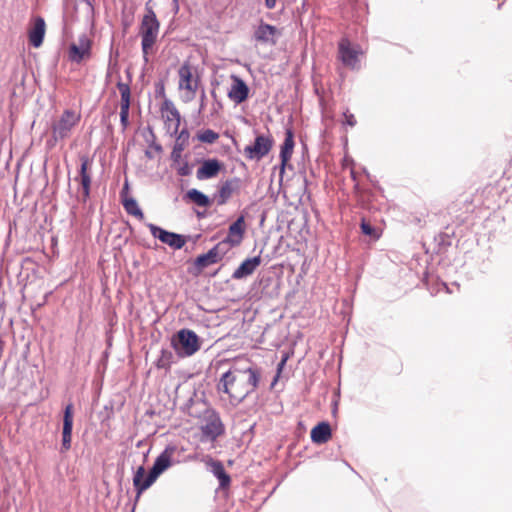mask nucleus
<instances>
[{"mask_svg": "<svg viewBox=\"0 0 512 512\" xmlns=\"http://www.w3.org/2000/svg\"><path fill=\"white\" fill-rule=\"evenodd\" d=\"M172 4H173V10L175 11V13H177L179 10V0H172Z\"/></svg>", "mask_w": 512, "mask_h": 512, "instance_id": "obj_44", "label": "nucleus"}, {"mask_svg": "<svg viewBox=\"0 0 512 512\" xmlns=\"http://www.w3.org/2000/svg\"><path fill=\"white\" fill-rule=\"evenodd\" d=\"M179 74V89L187 90L190 95L187 96L186 101H191L195 97L198 88V78L193 79L191 66L189 63H184L178 70Z\"/></svg>", "mask_w": 512, "mask_h": 512, "instance_id": "obj_10", "label": "nucleus"}, {"mask_svg": "<svg viewBox=\"0 0 512 512\" xmlns=\"http://www.w3.org/2000/svg\"><path fill=\"white\" fill-rule=\"evenodd\" d=\"M241 187V179L238 177H233L231 179H227L222 183L220 188L218 189L216 198L218 205H224L230 199L232 194L238 191Z\"/></svg>", "mask_w": 512, "mask_h": 512, "instance_id": "obj_14", "label": "nucleus"}, {"mask_svg": "<svg viewBox=\"0 0 512 512\" xmlns=\"http://www.w3.org/2000/svg\"><path fill=\"white\" fill-rule=\"evenodd\" d=\"M294 145L293 131L290 128L286 129L285 139L280 150L281 172H284L285 166L292 156Z\"/></svg>", "mask_w": 512, "mask_h": 512, "instance_id": "obj_22", "label": "nucleus"}, {"mask_svg": "<svg viewBox=\"0 0 512 512\" xmlns=\"http://www.w3.org/2000/svg\"><path fill=\"white\" fill-rule=\"evenodd\" d=\"M261 264V257L255 256L252 258L245 259L239 267L233 272L232 278L239 280L243 279L251 274L257 269V267Z\"/></svg>", "mask_w": 512, "mask_h": 512, "instance_id": "obj_18", "label": "nucleus"}, {"mask_svg": "<svg viewBox=\"0 0 512 512\" xmlns=\"http://www.w3.org/2000/svg\"><path fill=\"white\" fill-rule=\"evenodd\" d=\"M79 121V114L70 109L65 110L60 118L52 125L53 139L59 141L69 137L73 127H75Z\"/></svg>", "mask_w": 512, "mask_h": 512, "instance_id": "obj_6", "label": "nucleus"}, {"mask_svg": "<svg viewBox=\"0 0 512 512\" xmlns=\"http://www.w3.org/2000/svg\"><path fill=\"white\" fill-rule=\"evenodd\" d=\"M279 377H280V374L276 373V375L271 383V387H273L277 383Z\"/></svg>", "mask_w": 512, "mask_h": 512, "instance_id": "obj_46", "label": "nucleus"}, {"mask_svg": "<svg viewBox=\"0 0 512 512\" xmlns=\"http://www.w3.org/2000/svg\"><path fill=\"white\" fill-rule=\"evenodd\" d=\"M221 167L222 165L217 159L205 160L201 167L198 168L196 177L199 180L211 179L219 173Z\"/></svg>", "mask_w": 512, "mask_h": 512, "instance_id": "obj_20", "label": "nucleus"}, {"mask_svg": "<svg viewBox=\"0 0 512 512\" xmlns=\"http://www.w3.org/2000/svg\"><path fill=\"white\" fill-rule=\"evenodd\" d=\"M87 4L91 5L90 0H84Z\"/></svg>", "mask_w": 512, "mask_h": 512, "instance_id": "obj_49", "label": "nucleus"}, {"mask_svg": "<svg viewBox=\"0 0 512 512\" xmlns=\"http://www.w3.org/2000/svg\"><path fill=\"white\" fill-rule=\"evenodd\" d=\"M339 59L346 67L359 69V55L363 53L359 45H352L348 38H342L338 44Z\"/></svg>", "mask_w": 512, "mask_h": 512, "instance_id": "obj_7", "label": "nucleus"}, {"mask_svg": "<svg viewBox=\"0 0 512 512\" xmlns=\"http://www.w3.org/2000/svg\"><path fill=\"white\" fill-rule=\"evenodd\" d=\"M237 389L236 376L234 372V365L225 373H223L217 384V391L225 393L229 396L230 401L234 404V396Z\"/></svg>", "mask_w": 512, "mask_h": 512, "instance_id": "obj_13", "label": "nucleus"}, {"mask_svg": "<svg viewBox=\"0 0 512 512\" xmlns=\"http://www.w3.org/2000/svg\"><path fill=\"white\" fill-rule=\"evenodd\" d=\"M128 189V183L126 182L124 185V188L121 192L122 197V204L125 209V211L137 217L139 220L144 219V213L142 212L141 208L139 207L137 201L133 197H127L125 191Z\"/></svg>", "mask_w": 512, "mask_h": 512, "instance_id": "obj_23", "label": "nucleus"}, {"mask_svg": "<svg viewBox=\"0 0 512 512\" xmlns=\"http://www.w3.org/2000/svg\"><path fill=\"white\" fill-rule=\"evenodd\" d=\"M156 93L164 96V94H165L164 86L160 85V87L156 90Z\"/></svg>", "mask_w": 512, "mask_h": 512, "instance_id": "obj_45", "label": "nucleus"}, {"mask_svg": "<svg viewBox=\"0 0 512 512\" xmlns=\"http://www.w3.org/2000/svg\"><path fill=\"white\" fill-rule=\"evenodd\" d=\"M178 174L180 176H188L191 174V168L187 162H185L183 165H181L178 170Z\"/></svg>", "mask_w": 512, "mask_h": 512, "instance_id": "obj_39", "label": "nucleus"}, {"mask_svg": "<svg viewBox=\"0 0 512 512\" xmlns=\"http://www.w3.org/2000/svg\"><path fill=\"white\" fill-rule=\"evenodd\" d=\"M277 28L273 25L261 22L254 31V39L261 43L276 44V38L279 36Z\"/></svg>", "mask_w": 512, "mask_h": 512, "instance_id": "obj_16", "label": "nucleus"}, {"mask_svg": "<svg viewBox=\"0 0 512 512\" xmlns=\"http://www.w3.org/2000/svg\"><path fill=\"white\" fill-rule=\"evenodd\" d=\"M331 437V427L328 422L318 423L311 431V440L316 444L326 443Z\"/></svg>", "mask_w": 512, "mask_h": 512, "instance_id": "obj_25", "label": "nucleus"}, {"mask_svg": "<svg viewBox=\"0 0 512 512\" xmlns=\"http://www.w3.org/2000/svg\"><path fill=\"white\" fill-rule=\"evenodd\" d=\"M73 429V404L69 403L64 409L62 433L72 434Z\"/></svg>", "mask_w": 512, "mask_h": 512, "instance_id": "obj_29", "label": "nucleus"}, {"mask_svg": "<svg viewBox=\"0 0 512 512\" xmlns=\"http://www.w3.org/2000/svg\"><path fill=\"white\" fill-rule=\"evenodd\" d=\"M45 35V21L42 17H37L33 28L29 31V41L34 47H39L43 43Z\"/></svg>", "mask_w": 512, "mask_h": 512, "instance_id": "obj_24", "label": "nucleus"}, {"mask_svg": "<svg viewBox=\"0 0 512 512\" xmlns=\"http://www.w3.org/2000/svg\"><path fill=\"white\" fill-rule=\"evenodd\" d=\"M90 55V41L83 37L79 40V45L72 44L69 49V59L72 62L80 63L85 57Z\"/></svg>", "mask_w": 512, "mask_h": 512, "instance_id": "obj_19", "label": "nucleus"}, {"mask_svg": "<svg viewBox=\"0 0 512 512\" xmlns=\"http://www.w3.org/2000/svg\"><path fill=\"white\" fill-rule=\"evenodd\" d=\"M273 147V139L269 135H257L252 145L244 148V155L249 160L259 161L271 151Z\"/></svg>", "mask_w": 512, "mask_h": 512, "instance_id": "obj_8", "label": "nucleus"}, {"mask_svg": "<svg viewBox=\"0 0 512 512\" xmlns=\"http://www.w3.org/2000/svg\"><path fill=\"white\" fill-rule=\"evenodd\" d=\"M218 138L219 134L212 129H205L197 134V139L207 144H213Z\"/></svg>", "mask_w": 512, "mask_h": 512, "instance_id": "obj_30", "label": "nucleus"}, {"mask_svg": "<svg viewBox=\"0 0 512 512\" xmlns=\"http://www.w3.org/2000/svg\"><path fill=\"white\" fill-rule=\"evenodd\" d=\"M172 347L180 357H190L200 349L198 335L190 329H181L171 341Z\"/></svg>", "mask_w": 512, "mask_h": 512, "instance_id": "obj_5", "label": "nucleus"}, {"mask_svg": "<svg viewBox=\"0 0 512 512\" xmlns=\"http://www.w3.org/2000/svg\"><path fill=\"white\" fill-rule=\"evenodd\" d=\"M200 430L202 441L210 442L215 441L225 433V426L216 410L207 408L203 411L200 418Z\"/></svg>", "mask_w": 512, "mask_h": 512, "instance_id": "obj_4", "label": "nucleus"}, {"mask_svg": "<svg viewBox=\"0 0 512 512\" xmlns=\"http://www.w3.org/2000/svg\"><path fill=\"white\" fill-rule=\"evenodd\" d=\"M189 137V131L184 128L178 133L175 143L185 147L188 144Z\"/></svg>", "mask_w": 512, "mask_h": 512, "instance_id": "obj_34", "label": "nucleus"}, {"mask_svg": "<svg viewBox=\"0 0 512 512\" xmlns=\"http://www.w3.org/2000/svg\"><path fill=\"white\" fill-rule=\"evenodd\" d=\"M120 95V122L123 130H125L129 125V109H130V98H131V89L128 83H124L122 81H118L116 84Z\"/></svg>", "mask_w": 512, "mask_h": 512, "instance_id": "obj_12", "label": "nucleus"}, {"mask_svg": "<svg viewBox=\"0 0 512 512\" xmlns=\"http://www.w3.org/2000/svg\"><path fill=\"white\" fill-rule=\"evenodd\" d=\"M237 389L234 396V405L242 403L250 394L256 391L261 379V368L248 360L234 364Z\"/></svg>", "mask_w": 512, "mask_h": 512, "instance_id": "obj_1", "label": "nucleus"}, {"mask_svg": "<svg viewBox=\"0 0 512 512\" xmlns=\"http://www.w3.org/2000/svg\"><path fill=\"white\" fill-rule=\"evenodd\" d=\"M146 10L147 13L144 15L140 26V35L143 59L145 63H148V55L156 42L160 23L152 8L146 7Z\"/></svg>", "mask_w": 512, "mask_h": 512, "instance_id": "obj_3", "label": "nucleus"}, {"mask_svg": "<svg viewBox=\"0 0 512 512\" xmlns=\"http://www.w3.org/2000/svg\"><path fill=\"white\" fill-rule=\"evenodd\" d=\"M361 231L365 235L378 237L376 235V230L369 223L365 222L364 220L361 223Z\"/></svg>", "mask_w": 512, "mask_h": 512, "instance_id": "obj_36", "label": "nucleus"}, {"mask_svg": "<svg viewBox=\"0 0 512 512\" xmlns=\"http://www.w3.org/2000/svg\"><path fill=\"white\" fill-rule=\"evenodd\" d=\"M218 249L219 247H212L207 253L199 255L195 260V265L200 269H204L209 265L219 262Z\"/></svg>", "mask_w": 512, "mask_h": 512, "instance_id": "obj_26", "label": "nucleus"}, {"mask_svg": "<svg viewBox=\"0 0 512 512\" xmlns=\"http://www.w3.org/2000/svg\"><path fill=\"white\" fill-rule=\"evenodd\" d=\"M154 482H133L136 490V501L139 499L140 495L147 490Z\"/></svg>", "mask_w": 512, "mask_h": 512, "instance_id": "obj_33", "label": "nucleus"}, {"mask_svg": "<svg viewBox=\"0 0 512 512\" xmlns=\"http://www.w3.org/2000/svg\"><path fill=\"white\" fill-rule=\"evenodd\" d=\"M161 112L164 114L166 122L174 123L173 133L176 134L181 124V115L174 103L170 99L165 98L161 105Z\"/></svg>", "mask_w": 512, "mask_h": 512, "instance_id": "obj_17", "label": "nucleus"}, {"mask_svg": "<svg viewBox=\"0 0 512 512\" xmlns=\"http://www.w3.org/2000/svg\"><path fill=\"white\" fill-rule=\"evenodd\" d=\"M230 483L231 482H219V486L218 488L216 489V493L219 494V493H223L224 496L227 495V492L229 490V487H230Z\"/></svg>", "mask_w": 512, "mask_h": 512, "instance_id": "obj_40", "label": "nucleus"}, {"mask_svg": "<svg viewBox=\"0 0 512 512\" xmlns=\"http://www.w3.org/2000/svg\"><path fill=\"white\" fill-rule=\"evenodd\" d=\"M245 232V220L244 216H240L237 218L235 222H233L228 229V235L226 236V240L230 241L231 246H237L241 243L243 239V234Z\"/></svg>", "mask_w": 512, "mask_h": 512, "instance_id": "obj_21", "label": "nucleus"}, {"mask_svg": "<svg viewBox=\"0 0 512 512\" xmlns=\"http://www.w3.org/2000/svg\"><path fill=\"white\" fill-rule=\"evenodd\" d=\"M186 197L198 206L207 207L210 205L209 197L197 189L193 188V189L189 190L186 193Z\"/></svg>", "mask_w": 512, "mask_h": 512, "instance_id": "obj_28", "label": "nucleus"}, {"mask_svg": "<svg viewBox=\"0 0 512 512\" xmlns=\"http://www.w3.org/2000/svg\"><path fill=\"white\" fill-rule=\"evenodd\" d=\"M205 467L208 472L213 474L218 480H231L229 475L225 472L223 464L218 460L209 459L205 462Z\"/></svg>", "mask_w": 512, "mask_h": 512, "instance_id": "obj_27", "label": "nucleus"}, {"mask_svg": "<svg viewBox=\"0 0 512 512\" xmlns=\"http://www.w3.org/2000/svg\"><path fill=\"white\" fill-rule=\"evenodd\" d=\"M80 170L79 177L75 180H80V184L83 190V200L86 201L90 196L91 180H92V160L86 156H80Z\"/></svg>", "mask_w": 512, "mask_h": 512, "instance_id": "obj_11", "label": "nucleus"}, {"mask_svg": "<svg viewBox=\"0 0 512 512\" xmlns=\"http://www.w3.org/2000/svg\"><path fill=\"white\" fill-rule=\"evenodd\" d=\"M214 247H219V249L217 250V254H219V259L222 260V258L224 257V255L228 252V250L230 249V247H232L230 245V241H227L225 238L220 241L218 244H216Z\"/></svg>", "mask_w": 512, "mask_h": 512, "instance_id": "obj_32", "label": "nucleus"}, {"mask_svg": "<svg viewBox=\"0 0 512 512\" xmlns=\"http://www.w3.org/2000/svg\"><path fill=\"white\" fill-rule=\"evenodd\" d=\"M276 1H277V0H265V6H266L268 9H273V8H275V6H276Z\"/></svg>", "mask_w": 512, "mask_h": 512, "instance_id": "obj_42", "label": "nucleus"}, {"mask_svg": "<svg viewBox=\"0 0 512 512\" xmlns=\"http://www.w3.org/2000/svg\"><path fill=\"white\" fill-rule=\"evenodd\" d=\"M282 359H285V362H287V360H288V355H287V354H283V355H282Z\"/></svg>", "mask_w": 512, "mask_h": 512, "instance_id": "obj_47", "label": "nucleus"}, {"mask_svg": "<svg viewBox=\"0 0 512 512\" xmlns=\"http://www.w3.org/2000/svg\"><path fill=\"white\" fill-rule=\"evenodd\" d=\"M205 99H206V94H205V91L203 90L201 92V95H200V107H199V112H201L204 108H205Z\"/></svg>", "mask_w": 512, "mask_h": 512, "instance_id": "obj_41", "label": "nucleus"}, {"mask_svg": "<svg viewBox=\"0 0 512 512\" xmlns=\"http://www.w3.org/2000/svg\"><path fill=\"white\" fill-rule=\"evenodd\" d=\"M147 227L149 228L154 238L159 239L162 243L170 246L175 250L181 249L186 243L185 236L181 234L167 231L152 223H148Z\"/></svg>", "mask_w": 512, "mask_h": 512, "instance_id": "obj_9", "label": "nucleus"}, {"mask_svg": "<svg viewBox=\"0 0 512 512\" xmlns=\"http://www.w3.org/2000/svg\"><path fill=\"white\" fill-rule=\"evenodd\" d=\"M343 116L345 117V124L354 127L356 125V119L353 114L349 113V111H345L343 113Z\"/></svg>", "mask_w": 512, "mask_h": 512, "instance_id": "obj_38", "label": "nucleus"}, {"mask_svg": "<svg viewBox=\"0 0 512 512\" xmlns=\"http://www.w3.org/2000/svg\"><path fill=\"white\" fill-rule=\"evenodd\" d=\"M184 146H181L180 144H176L173 147V151L171 153V158L173 161H178L181 157V153L184 150Z\"/></svg>", "mask_w": 512, "mask_h": 512, "instance_id": "obj_37", "label": "nucleus"}, {"mask_svg": "<svg viewBox=\"0 0 512 512\" xmlns=\"http://www.w3.org/2000/svg\"><path fill=\"white\" fill-rule=\"evenodd\" d=\"M71 439H72V434L62 433V445H61L62 452L68 451L71 448Z\"/></svg>", "mask_w": 512, "mask_h": 512, "instance_id": "obj_35", "label": "nucleus"}, {"mask_svg": "<svg viewBox=\"0 0 512 512\" xmlns=\"http://www.w3.org/2000/svg\"><path fill=\"white\" fill-rule=\"evenodd\" d=\"M211 95H212V97L216 98V92H215V90H212V91H211Z\"/></svg>", "mask_w": 512, "mask_h": 512, "instance_id": "obj_48", "label": "nucleus"}, {"mask_svg": "<svg viewBox=\"0 0 512 512\" xmlns=\"http://www.w3.org/2000/svg\"><path fill=\"white\" fill-rule=\"evenodd\" d=\"M233 84L228 92V97L236 104L244 102L249 95L247 84L238 76L233 75Z\"/></svg>", "mask_w": 512, "mask_h": 512, "instance_id": "obj_15", "label": "nucleus"}, {"mask_svg": "<svg viewBox=\"0 0 512 512\" xmlns=\"http://www.w3.org/2000/svg\"><path fill=\"white\" fill-rule=\"evenodd\" d=\"M351 175H352L353 179H355V174L353 171L351 172Z\"/></svg>", "mask_w": 512, "mask_h": 512, "instance_id": "obj_50", "label": "nucleus"}, {"mask_svg": "<svg viewBox=\"0 0 512 512\" xmlns=\"http://www.w3.org/2000/svg\"><path fill=\"white\" fill-rule=\"evenodd\" d=\"M285 364H286L285 359H281V361L277 365V373L278 374H281Z\"/></svg>", "mask_w": 512, "mask_h": 512, "instance_id": "obj_43", "label": "nucleus"}, {"mask_svg": "<svg viewBox=\"0 0 512 512\" xmlns=\"http://www.w3.org/2000/svg\"><path fill=\"white\" fill-rule=\"evenodd\" d=\"M151 137H152V141L150 142L149 144V149H147L145 151V156L149 159H153L154 158V152L156 153H161L162 152V146L158 143L155 142V135L154 133L151 131Z\"/></svg>", "mask_w": 512, "mask_h": 512, "instance_id": "obj_31", "label": "nucleus"}, {"mask_svg": "<svg viewBox=\"0 0 512 512\" xmlns=\"http://www.w3.org/2000/svg\"><path fill=\"white\" fill-rule=\"evenodd\" d=\"M180 452L176 446H167L155 459L152 468L146 474L143 465H134L129 461L123 464V469L129 468L133 473L132 480H156L164 471L179 462Z\"/></svg>", "mask_w": 512, "mask_h": 512, "instance_id": "obj_2", "label": "nucleus"}]
</instances>
